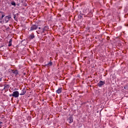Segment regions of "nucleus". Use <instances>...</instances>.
<instances>
[{"label":"nucleus","mask_w":128,"mask_h":128,"mask_svg":"<svg viewBox=\"0 0 128 128\" xmlns=\"http://www.w3.org/2000/svg\"><path fill=\"white\" fill-rule=\"evenodd\" d=\"M12 17H10V16H6L5 17V22H8V20H10Z\"/></svg>","instance_id":"obj_9"},{"label":"nucleus","mask_w":128,"mask_h":128,"mask_svg":"<svg viewBox=\"0 0 128 128\" xmlns=\"http://www.w3.org/2000/svg\"><path fill=\"white\" fill-rule=\"evenodd\" d=\"M0 126H2V122H0Z\"/></svg>","instance_id":"obj_16"},{"label":"nucleus","mask_w":128,"mask_h":128,"mask_svg":"<svg viewBox=\"0 0 128 128\" xmlns=\"http://www.w3.org/2000/svg\"><path fill=\"white\" fill-rule=\"evenodd\" d=\"M67 120H68L69 124H72L74 122V117L72 116H70L68 118Z\"/></svg>","instance_id":"obj_5"},{"label":"nucleus","mask_w":128,"mask_h":128,"mask_svg":"<svg viewBox=\"0 0 128 128\" xmlns=\"http://www.w3.org/2000/svg\"><path fill=\"white\" fill-rule=\"evenodd\" d=\"M10 86L8 84H4L3 90H5V92H8V88H10Z\"/></svg>","instance_id":"obj_7"},{"label":"nucleus","mask_w":128,"mask_h":128,"mask_svg":"<svg viewBox=\"0 0 128 128\" xmlns=\"http://www.w3.org/2000/svg\"><path fill=\"white\" fill-rule=\"evenodd\" d=\"M38 26H40V25H36V24L32 25L30 28V30H29V32H32L33 30H38Z\"/></svg>","instance_id":"obj_2"},{"label":"nucleus","mask_w":128,"mask_h":128,"mask_svg":"<svg viewBox=\"0 0 128 128\" xmlns=\"http://www.w3.org/2000/svg\"><path fill=\"white\" fill-rule=\"evenodd\" d=\"M14 18H16V16H14Z\"/></svg>","instance_id":"obj_19"},{"label":"nucleus","mask_w":128,"mask_h":128,"mask_svg":"<svg viewBox=\"0 0 128 128\" xmlns=\"http://www.w3.org/2000/svg\"><path fill=\"white\" fill-rule=\"evenodd\" d=\"M12 72L16 76H18V70H15L13 71Z\"/></svg>","instance_id":"obj_11"},{"label":"nucleus","mask_w":128,"mask_h":128,"mask_svg":"<svg viewBox=\"0 0 128 128\" xmlns=\"http://www.w3.org/2000/svg\"><path fill=\"white\" fill-rule=\"evenodd\" d=\"M104 84H106V82L102 80H100L98 84V86L99 88H102V86H104Z\"/></svg>","instance_id":"obj_4"},{"label":"nucleus","mask_w":128,"mask_h":128,"mask_svg":"<svg viewBox=\"0 0 128 128\" xmlns=\"http://www.w3.org/2000/svg\"><path fill=\"white\" fill-rule=\"evenodd\" d=\"M48 26H45L42 30H39L38 31V32H38V31H36V32L38 34H44V32H48Z\"/></svg>","instance_id":"obj_1"},{"label":"nucleus","mask_w":128,"mask_h":128,"mask_svg":"<svg viewBox=\"0 0 128 128\" xmlns=\"http://www.w3.org/2000/svg\"><path fill=\"white\" fill-rule=\"evenodd\" d=\"M0 18H2V17L0 16Z\"/></svg>","instance_id":"obj_21"},{"label":"nucleus","mask_w":128,"mask_h":128,"mask_svg":"<svg viewBox=\"0 0 128 128\" xmlns=\"http://www.w3.org/2000/svg\"><path fill=\"white\" fill-rule=\"evenodd\" d=\"M52 66V62H48V64H46V66Z\"/></svg>","instance_id":"obj_10"},{"label":"nucleus","mask_w":128,"mask_h":128,"mask_svg":"<svg viewBox=\"0 0 128 128\" xmlns=\"http://www.w3.org/2000/svg\"><path fill=\"white\" fill-rule=\"evenodd\" d=\"M124 88H125V89H126V87H124Z\"/></svg>","instance_id":"obj_20"},{"label":"nucleus","mask_w":128,"mask_h":128,"mask_svg":"<svg viewBox=\"0 0 128 128\" xmlns=\"http://www.w3.org/2000/svg\"><path fill=\"white\" fill-rule=\"evenodd\" d=\"M26 92V88H24L21 91L20 96H24Z\"/></svg>","instance_id":"obj_6"},{"label":"nucleus","mask_w":128,"mask_h":128,"mask_svg":"<svg viewBox=\"0 0 128 128\" xmlns=\"http://www.w3.org/2000/svg\"><path fill=\"white\" fill-rule=\"evenodd\" d=\"M12 96L15 98H18V96H20V92H18V91L14 92L12 94Z\"/></svg>","instance_id":"obj_3"},{"label":"nucleus","mask_w":128,"mask_h":128,"mask_svg":"<svg viewBox=\"0 0 128 128\" xmlns=\"http://www.w3.org/2000/svg\"><path fill=\"white\" fill-rule=\"evenodd\" d=\"M38 30H40V27L38 28Z\"/></svg>","instance_id":"obj_18"},{"label":"nucleus","mask_w":128,"mask_h":128,"mask_svg":"<svg viewBox=\"0 0 128 128\" xmlns=\"http://www.w3.org/2000/svg\"><path fill=\"white\" fill-rule=\"evenodd\" d=\"M62 88H58V89L56 90V94H62Z\"/></svg>","instance_id":"obj_8"},{"label":"nucleus","mask_w":128,"mask_h":128,"mask_svg":"<svg viewBox=\"0 0 128 128\" xmlns=\"http://www.w3.org/2000/svg\"><path fill=\"white\" fill-rule=\"evenodd\" d=\"M10 96H12V94H10Z\"/></svg>","instance_id":"obj_17"},{"label":"nucleus","mask_w":128,"mask_h":128,"mask_svg":"<svg viewBox=\"0 0 128 128\" xmlns=\"http://www.w3.org/2000/svg\"><path fill=\"white\" fill-rule=\"evenodd\" d=\"M12 40L10 39L9 42H8V46H12Z\"/></svg>","instance_id":"obj_13"},{"label":"nucleus","mask_w":128,"mask_h":128,"mask_svg":"<svg viewBox=\"0 0 128 128\" xmlns=\"http://www.w3.org/2000/svg\"><path fill=\"white\" fill-rule=\"evenodd\" d=\"M11 4H12V6H16V2H14V1L11 2Z\"/></svg>","instance_id":"obj_14"},{"label":"nucleus","mask_w":128,"mask_h":128,"mask_svg":"<svg viewBox=\"0 0 128 128\" xmlns=\"http://www.w3.org/2000/svg\"><path fill=\"white\" fill-rule=\"evenodd\" d=\"M4 14L3 12H2V17H1V18H0V20H2L4 18Z\"/></svg>","instance_id":"obj_15"},{"label":"nucleus","mask_w":128,"mask_h":128,"mask_svg":"<svg viewBox=\"0 0 128 128\" xmlns=\"http://www.w3.org/2000/svg\"><path fill=\"white\" fill-rule=\"evenodd\" d=\"M30 38L31 40L34 38V34H32L30 35Z\"/></svg>","instance_id":"obj_12"}]
</instances>
